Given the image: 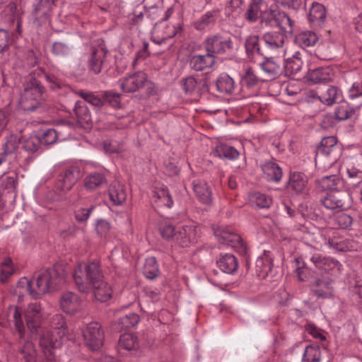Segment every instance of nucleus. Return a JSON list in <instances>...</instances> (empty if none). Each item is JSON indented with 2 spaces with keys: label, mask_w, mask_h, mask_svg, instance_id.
<instances>
[{
  "label": "nucleus",
  "mask_w": 362,
  "mask_h": 362,
  "mask_svg": "<svg viewBox=\"0 0 362 362\" xmlns=\"http://www.w3.org/2000/svg\"><path fill=\"white\" fill-rule=\"evenodd\" d=\"M42 317V309L40 303L35 302L28 304L25 310V318L28 328L31 332H37Z\"/></svg>",
  "instance_id": "obj_15"
},
{
  "label": "nucleus",
  "mask_w": 362,
  "mask_h": 362,
  "mask_svg": "<svg viewBox=\"0 0 362 362\" xmlns=\"http://www.w3.org/2000/svg\"><path fill=\"white\" fill-rule=\"evenodd\" d=\"M50 329L44 330L40 334V345L45 356L42 362H57L52 349L59 348L67 333L65 318L62 314L53 315L50 320Z\"/></svg>",
  "instance_id": "obj_2"
},
{
  "label": "nucleus",
  "mask_w": 362,
  "mask_h": 362,
  "mask_svg": "<svg viewBox=\"0 0 362 362\" xmlns=\"http://www.w3.org/2000/svg\"><path fill=\"white\" fill-rule=\"evenodd\" d=\"M214 154L217 157L228 160H235L239 156V152L234 147L226 144L217 145L214 149Z\"/></svg>",
  "instance_id": "obj_44"
},
{
  "label": "nucleus",
  "mask_w": 362,
  "mask_h": 362,
  "mask_svg": "<svg viewBox=\"0 0 362 362\" xmlns=\"http://www.w3.org/2000/svg\"><path fill=\"white\" fill-rule=\"evenodd\" d=\"M308 178L304 173L293 172L290 174L287 183L288 191L296 194L305 192L308 185Z\"/></svg>",
  "instance_id": "obj_24"
},
{
  "label": "nucleus",
  "mask_w": 362,
  "mask_h": 362,
  "mask_svg": "<svg viewBox=\"0 0 362 362\" xmlns=\"http://www.w3.org/2000/svg\"><path fill=\"white\" fill-rule=\"evenodd\" d=\"M327 244L338 252H346L351 247L349 240L341 235L338 231H334L332 236L328 238Z\"/></svg>",
  "instance_id": "obj_31"
},
{
  "label": "nucleus",
  "mask_w": 362,
  "mask_h": 362,
  "mask_svg": "<svg viewBox=\"0 0 362 362\" xmlns=\"http://www.w3.org/2000/svg\"><path fill=\"white\" fill-rule=\"evenodd\" d=\"M61 281V273L56 267H49L40 272L36 279H22L20 284H25L32 298L37 299L49 291L55 289Z\"/></svg>",
  "instance_id": "obj_4"
},
{
  "label": "nucleus",
  "mask_w": 362,
  "mask_h": 362,
  "mask_svg": "<svg viewBox=\"0 0 362 362\" xmlns=\"http://www.w3.org/2000/svg\"><path fill=\"white\" fill-rule=\"evenodd\" d=\"M217 265L223 272L232 274L238 267L237 258L231 254H225L217 261Z\"/></svg>",
  "instance_id": "obj_34"
},
{
  "label": "nucleus",
  "mask_w": 362,
  "mask_h": 362,
  "mask_svg": "<svg viewBox=\"0 0 362 362\" xmlns=\"http://www.w3.org/2000/svg\"><path fill=\"white\" fill-rule=\"evenodd\" d=\"M337 139L334 136L324 137L315 151V160H327L329 164L334 163L339 156V149L337 146Z\"/></svg>",
  "instance_id": "obj_8"
},
{
  "label": "nucleus",
  "mask_w": 362,
  "mask_h": 362,
  "mask_svg": "<svg viewBox=\"0 0 362 362\" xmlns=\"http://www.w3.org/2000/svg\"><path fill=\"white\" fill-rule=\"evenodd\" d=\"M320 186L324 190L339 191L343 187L342 179L337 175L322 177L319 180Z\"/></svg>",
  "instance_id": "obj_36"
},
{
  "label": "nucleus",
  "mask_w": 362,
  "mask_h": 362,
  "mask_svg": "<svg viewBox=\"0 0 362 362\" xmlns=\"http://www.w3.org/2000/svg\"><path fill=\"white\" fill-rule=\"evenodd\" d=\"M118 345L119 349L124 350L135 349L138 346L137 339L132 334L124 333L120 336Z\"/></svg>",
  "instance_id": "obj_55"
},
{
  "label": "nucleus",
  "mask_w": 362,
  "mask_h": 362,
  "mask_svg": "<svg viewBox=\"0 0 362 362\" xmlns=\"http://www.w3.org/2000/svg\"><path fill=\"white\" fill-rule=\"evenodd\" d=\"M81 177L82 174L78 167H67L59 173L55 187L60 192H67L77 183Z\"/></svg>",
  "instance_id": "obj_9"
},
{
  "label": "nucleus",
  "mask_w": 362,
  "mask_h": 362,
  "mask_svg": "<svg viewBox=\"0 0 362 362\" xmlns=\"http://www.w3.org/2000/svg\"><path fill=\"white\" fill-rule=\"evenodd\" d=\"M262 70L270 78L274 79L284 71V62L275 57H264L259 63Z\"/></svg>",
  "instance_id": "obj_18"
},
{
  "label": "nucleus",
  "mask_w": 362,
  "mask_h": 362,
  "mask_svg": "<svg viewBox=\"0 0 362 362\" xmlns=\"http://www.w3.org/2000/svg\"><path fill=\"white\" fill-rule=\"evenodd\" d=\"M267 7L266 0H252L245 13V18L250 23L257 22L259 19L260 20V16H262Z\"/></svg>",
  "instance_id": "obj_26"
},
{
  "label": "nucleus",
  "mask_w": 362,
  "mask_h": 362,
  "mask_svg": "<svg viewBox=\"0 0 362 362\" xmlns=\"http://www.w3.org/2000/svg\"><path fill=\"white\" fill-rule=\"evenodd\" d=\"M108 191L109 197L114 205H121L127 199L125 187L118 182L111 184Z\"/></svg>",
  "instance_id": "obj_32"
},
{
  "label": "nucleus",
  "mask_w": 362,
  "mask_h": 362,
  "mask_svg": "<svg viewBox=\"0 0 362 362\" xmlns=\"http://www.w3.org/2000/svg\"><path fill=\"white\" fill-rule=\"evenodd\" d=\"M286 34L289 33L281 30L280 31H269L263 34L262 40L267 47L272 50L283 49Z\"/></svg>",
  "instance_id": "obj_21"
},
{
  "label": "nucleus",
  "mask_w": 362,
  "mask_h": 362,
  "mask_svg": "<svg viewBox=\"0 0 362 362\" xmlns=\"http://www.w3.org/2000/svg\"><path fill=\"white\" fill-rule=\"evenodd\" d=\"M19 145V139L15 135H10L6 138L5 143L3 144L2 154L5 155V157L8 159H11L13 158L17 161H19L18 154H21V152H17L16 151L18 148Z\"/></svg>",
  "instance_id": "obj_33"
},
{
  "label": "nucleus",
  "mask_w": 362,
  "mask_h": 362,
  "mask_svg": "<svg viewBox=\"0 0 362 362\" xmlns=\"http://www.w3.org/2000/svg\"><path fill=\"white\" fill-rule=\"evenodd\" d=\"M76 93L93 106L100 107L103 105V97L100 98L93 92H85L83 90H79Z\"/></svg>",
  "instance_id": "obj_58"
},
{
  "label": "nucleus",
  "mask_w": 362,
  "mask_h": 362,
  "mask_svg": "<svg viewBox=\"0 0 362 362\" xmlns=\"http://www.w3.org/2000/svg\"><path fill=\"white\" fill-rule=\"evenodd\" d=\"M332 284L333 280L329 277L317 278L311 283L310 292L317 298H332L334 293Z\"/></svg>",
  "instance_id": "obj_13"
},
{
  "label": "nucleus",
  "mask_w": 362,
  "mask_h": 362,
  "mask_svg": "<svg viewBox=\"0 0 362 362\" xmlns=\"http://www.w3.org/2000/svg\"><path fill=\"white\" fill-rule=\"evenodd\" d=\"M143 273L146 278L150 279H153L158 275L159 268L156 257H148L146 259Z\"/></svg>",
  "instance_id": "obj_50"
},
{
  "label": "nucleus",
  "mask_w": 362,
  "mask_h": 362,
  "mask_svg": "<svg viewBox=\"0 0 362 362\" xmlns=\"http://www.w3.org/2000/svg\"><path fill=\"white\" fill-rule=\"evenodd\" d=\"M180 31L181 26L180 24L177 25H168L164 29L163 35L162 36L160 40H156L153 39V41L156 44H161L163 41L173 37Z\"/></svg>",
  "instance_id": "obj_62"
},
{
  "label": "nucleus",
  "mask_w": 362,
  "mask_h": 362,
  "mask_svg": "<svg viewBox=\"0 0 362 362\" xmlns=\"http://www.w3.org/2000/svg\"><path fill=\"white\" fill-rule=\"evenodd\" d=\"M104 279L103 272L99 261L78 263L74 272V280L80 292L89 293L93 286L98 284Z\"/></svg>",
  "instance_id": "obj_3"
},
{
  "label": "nucleus",
  "mask_w": 362,
  "mask_h": 362,
  "mask_svg": "<svg viewBox=\"0 0 362 362\" xmlns=\"http://www.w3.org/2000/svg\"><path fill=\"white\" fill-rule=\"evenodd\" d=\"M334 76L333 69L330 66L318 67L310 69L305 75L307 81L312 84L324 83L332 81Z\"/></svg>",
  "instance_id": "obj_17"
},
{
  "label": "nucleus",
  "mask_w": 362,
  "mask_h": 362,
  "mask_svg": "<svg viewBox=\"0 0 362 362\" xmlns=\"http://www.w3.org/2000/svg\"><path fill=\"white\" fill-rule=\"evenodd\" d=\"M55 0H38L35 5L34 15L36 18H47L52 10Z\"/></svg>",
  "instance_id": "obj_45"
},
{
  "label": "nucleus",
  "mask_w": 362,
  "mask_h": 362,
  "mask_svg": "<svg viewBox=\"0 0 362 362\" xmlns=\"http://www.w3.org/2000/svg\"><path fill=\"white\" fill-rule=\"evenodd\" d=\"M199 238V229L197 226L185 225L178 228L175 243L181 247H189L196 244Z\"/></svg>",
  "instance_id": "obj_12"
},
{
  "label": "nucleus",
  "mask_w": 362,
  "mask_h": 362,
  "mask_svg": "<svg viewBox=\"0 0 362 362\" xmlns=\"http://www.w3.org/2000/svg\"><path fill=\"white\" fill-rule=\"evenodd\" d=\"M305 330L315 339H317L320 341H325L327 339V332L317 327L315 325L313 324L306 325Z\"/></svg>",
  "instance_id": "obj_64"
},
{
  "label": "nucleus",
  "mask_w": 362,
  "mask_h": 362,
  "mask_svg": "<svg viewBox=\"0 0 362 362\" xmlns=\"http://www.w3.org/2000/svg\"><path fill=\"white\" fill-rule=\"evenodd\" d=\"M346 195L339 191L331 192L321 199L322 204L327 209L330 210H344L347 206L346 205Z\"/></svg>",
  "instance_id": "obj_20"
},
{
  "label": "nucleus",
  "mask_w": 362,
  "mask_h": 362,
  "mask_svg": "<svg viewBox=\"0 0 362 362\" xmlns=\"http://www.w3.org/2000/svg\"><path fill=\"white\" fill-rule=\"evenodd\" d=\"M177 230L172 223L167 221L160 223L159 226L160 235L168 241L175 242V235Z\"/></svg>",
  "instance_id": "obj_52"
},
{
  "label": "nucleus",
  "mask_w": 362,
  "mask_h": 362,
  "mask_svg": "<svg viewBox=\"0 0 362 362\" xmlns=\"http://www.w3.org/2000/svg\"><path fill=\"white\" fill-rule=\"evenodd\" d=\"M250 202L258 208H269L272 204L270 197L260 192H255L250 195Z\"/></svg>",
  "instance_id": "obj_53"
},
{
  "label": "nucleus",
  "mask_w": 362,
  "mask_h": 362,
  "mask_svg": "<svg viewBox=\"0 0 362 362\" xmlns=\"http://www.w3.org/2000/svg\"><path fill=\"white\" fill-rule=\"evenodd\" d=\"M326 18L325 6L319 3L313 2L310 8L308 19L314 26H322Z\"/></svg>",
  "instance_id": "obj_29"
},
{
  "label": "nucleus",
  "mask_w": 362,
  "mask_h": 362,
  "mask_svg": "<svg viewBox=\"0 0 362 362\" xmlns=\"http://www.w3.org/2000/svg\"><path fill=\"white\" fill-rule=\"evenodd\" d=\"M214 233L218 241L233 247H241L243 242L241 237L226 227L218 226L214 229Z\"/></svg>",
  "instance_id": "obj_16"
},
{
  "label": "nucleus",
  "mask_w": 362,
  "mask_h": 362,
  "mask_svg": "<svg viewBox=\"0 0 362 362\" xmlns=\"http://www.w3.org/2000/svg\"><path fill=\"white\" fill-rule=\"evenodd\" d=\"M217 11L215 10L208 11L200 17L194 24V28L202 31L214 24Z\"/></svg>",
  "instance_id": "obj_46"
},
{
  "label": "nucleus",
  "mask_w": 362,
  "mask_h": 362,
  "mask_svg": "<svg viewBox=\"0 0 362 362\" xmlns=\"http://www.w3.org/2000/svg\"><path fill=\"white\" fill-rule=\"evenodd\" d=\"M83 336L86 346L90 350H99L103 346L104 335L98 322H91L88 324L83 331Z\"/></svg>",
  "instance_id": "obj_11"
},
{
  "label": "nucleus",
  "mask_w": 362,
  "mask_h": 362,
  "mask_svg": "<svg viewBox=\"0 0 362 362\" xmlns=\"http://www.w3.org/2000/svg\"><path fill=\"white\" fill-rule=\"evenodd\" d=\"M9 313H12L13 320L14 322V325L16 330L20 334V337L23 338L25 327L22 318L21 311L16 306H9Z\"/></svg>",
  "instance_id": "obj_56"
},
{
  "label": "nucleus",
  "mask_w": 362,
  "mask_h": 362,
  "mask_svg": "<svg viewBox=\"0 0 362 362\" xmlns=\"http://www.w3.org/2000/svg\"><path fill=\"white\" fill-rule=\"evenodd\" d=\"M321 351L317 346L309 345L304 350L301 362H320Z\"/></svg>",
  "instance_id": "obj_51"
},
{
  "label": "nucleus",
  "mask_w": 362,
  "mask_h": 362,
  "mask_svg": "<svg viewBox=\"0 0 362 362\" xmlns=\"http://www.w3.org/2000/svg\"><path fill=\"white\" fill-rule=\"evenodd\" d=\"M244 47L246 55L250 61L256 62L257 58L263 56L259 37L257 35L247 36L245 40Z\"/></svg>",
  "instance_id": "obj_22"
},
{
  "label": "nucleus",
  "mask_w": 362,
  "mask_h": 362,
  "mask_svg": "<svg viewBox=\"0 0 362 362\" xmlns=\"http://www.w3.org/2000/svg\"><path fill=\"white\" fill-rule=\"evenodd\" d=\"M256 267L257 271H259L262 276L267 275L268 273L272 271L273 260L270 256L269 252L264 251V255L257 258Z\"/></svg>",
  "instance_id": "obj_47"
},
{
  "label": "nucleus",
  "mask_w": 362,
  "mask_h": 362,
  "mask_svg": "<svg viewBox=\"0 0 362 362\" xmlns=\"http://www.w3.org/2000/svg\"><path fill=\"white\" fill-rule=\"evenodd\" d=\"M74 110L81 125H89L92 123L90 112L83 102L77 101Z\"/></svg>",
  "instance_id": "obj_41"
},
{
  "label": "nucleus",
  "mask_w": 362,
  "mask_h": 362,
  "mask_svg": "<svg viewBox=\"0 0 362 362\" xmlns=\"http://www.w3.org/2000/svg\"><path fill=\"white\" fill-rule=\"evenodd\" d=\"M45 76L50 88H62L65 84L55 76L46 74L44 69L38 67L32 71L28 80L23 85V90L19 100L20 107L25 112H34L40 108L46 100V90L37 78Z\"/></svg>",
  "instance_id": "obj_1"
},
{
  "label": "nucleus",
  "mask_w": 362,
  "mask_h": 362,
  "mask_svg": "<svg viewBox=\"0 0 362 362\" xmlns=\"http://www.w3.org/2000/svg\"><path fill=\"white\" fill-rule=\"evenodd\" d=\"M154 202L158 206H164L171 208L173 206V200L167 187L156 188L153 192Z\"/></svg>",
  "instance_id": "obj_35"
},
{
  "label": "nucleus",
  "mask_w": 362,
  "mask_h": 362,
  "mask_svg": "<svg viewBox=\"0 0 362 362\" xmlns=\"http://www.w3.org/2000/svg\"><path fill=\"white\" fill-rule=\"evenodd\" d=\"M265 179L269 182H279L283 177L282 169L274 160H268L261 165Z\"/></svg>",
  "instance_id": "obj_25"
},
{
  "label": "nucleus",
  "mask_w": 362,
  "mask_h": 362,
  "mask_svg": "<svg viewBox=\"0 0 362 362\" xmlns=\"http://www.w3.org/2000/svg\"><path fill=\"white\" fill-rule=\"evenodd\" d=\"M193 190L197 198L202 204L209 205L212 203V192L206 181L202 180H194L192 183Z\"/></svg>",
  "instance_id": "obj_27"
},
{
  "label": "nucleus",
  "mask_w": 362,
  "mask_h": 362,
  "mask_svg": "<svg viewBox=\"0 0 362 362\" xmlns=\"http://www.w3.org/2000/svg\"><path fill=\"white\" fill-rule=\"evenodd\" d=\"M118 84L124 93H134L147 86L148 95L156 93L153 84L148 80L147 75L143 71H137L118 81Z\"/></svg>",
  "instance_id": "obj_6"
},
{
  "label": "nucleus",
  "mask_w": 362,
  "mask_h": 362,
  "mask_svg": "<svg viewBox=\"0 0 362 362\" xmlns=\"http://www.w3.org/2000/svg\"><path fill=\"white\" fill-rule=\"evenodd\" d=\"M216 90L222 94H232L236 88L233 78L226 73L221 74L215 81Z\"/></svg>",
  "instance_id": "obj_30"
},
{
  "label": "nucleus",
  "mask_w": 362,
  "mask_h": 362,
  "mask_svg": "<svg viewBox=\"0 0 362 362\" xmlns=\"http://www.w3.org/2000/svg\"><path fill=\"white\" fill-rule=\"evenodd\" d=\"M107 53L108 50L105 45L91 47L87 61L89 71L94 74H100L106 63Z\"/></svg>",
  "instance_id": "obj_10"
},
{
  "label": "nucleus",
  "mask_w": 362,
  "mask_h": 362,
  "mask_svg": "<svg viewBox=\"0 0 362 362\" xmlns=\"http://www.w3.org/2000/svg\"><path fill=\"white\" fill-rule=\"evenodd\" d=\"M260 23L271 27H279L280 30L291 34L293 30V21L282 11L268 6L260 16Z\"/></svg>",
  "instance_id": "obj_5"
},
{
  "label": "nucleus",
  "mask_w": 362,
  "mask_h": 362,
  "mask_svg": "<svg viewBox=\"0 0 362 362\" xmlns=\"http://www.w3.org/2000/svg\"><path fill=\"white\" fill-rule=\"evenodd\" d=\"M316 95L321 103L328 106L341 101L343 98L341 90L334 86H329L325 89L318 90Z\"/></svg>",
  "instance_id": "obj_19"
},
{
  "label": "nucleus",
  "mask_w": 362,
  "mask_h": 362,
  "mask_svg": "<svg viewBox=\"0 0 362 362\" xmlns=\"http://www.w3.org/2000/svg\"><path fill=\"white\" fill-rule=\"evenodd\" d=\"M303 62L300 54L296 52L291 58H289L284 62V69L290 74L296 75L302 69Z\"/></svg>",
  "instance_id": "obj_48"
},
{
  "label": "nucleus",
  "mask_w": 362,
  "mask_h": 362,
  "mask_svg": "<svg viewBox=\"0 0 362 362\" xmlns=\"http://www.w3.org/2000/svg\"><path fill=\"white\" fill-rule=\"evenodd\" d=\"M107 185V180L103 173H93L84 180V187L90 191L95 190Z\"/></svg>",
  "instance_id": "obj_38"
},
{
  "label": "nucleus",
  "mask_w": 362,
  "mask_h": 362,
  "mask_svg": "<svg viewBox=\"0 0 362 362\" xmlns=\"http://www.w3.org/2000/svg\"><path fill=\"white\" fill-rule=\"evenodd\" d=\"M354 113V110L347 103H342L336 107L334 116L337 120L341 121L351 118Z\"/></svg>",
  "instance_id": "obj_57"
},
{
  "label": "nucleus",
  "mask_w": 362,
  "mask_h": 362,
  "mask_svg": "<svg viewBox=\"0 0 362 362\" xmlns=\"http://www.w3.org/2000/svg\"><path fill=\"white\" fill-rule=\"evenodd\" d=\"M216 59V57H211L207 52L204 54H195L189 59V66L195 71H202L215 64Z\"/></svg>",
  "instance_id": "obj_28"
},
{
  "label": "nucleus",
  "mask_w": 362,
  "mask_h": 362,
  "mask_svg": "<svg viewBox=\"0 0 362 362\" xmlns=\"http://www.w3.org/2000/svg\"><path fill=\"white\" fill-rule=\"evenodd\" d=\"M73 50V46L63 41L54 42L51 46L52 54L57 58H66L69 57Z\"/></svg>",
  "instance_id": "obj_42"
},
{
  "label": "nucleus",
  "mask_w": 362,
  "mask_h": 362,
  "mask_svg": "<svg viewBox=\"0 0 362 362\" xmlns=\"http://www.w3.org/2000/svg\"><path fill=\"white\" fill-rule=\"evenodd\" d=\"M203 46L206 52L211 57L224 54L232 51L233 48L231 38L221 33L207 36L203 42Z\"/></svg>",
  "instance_id": "obj_7"
},
{
  "label": "nucleus",
  "mask_w": 362,
  "mask_h": 362,
  "mask_svg": "<svg viewBox=\"0 0 362 362\" xmlns=\"http://www.w3.org/2000/svg\"><path fill=\"white\" fill-rule=\"evenodd\" d=\"M91 291H93L95 298L100 302H106L112 297V288L104 279L93 285Z\"/></svg>",
  "instance_id": "obj_39"
},
{
  "label": "nucleus",
  "mask_w": 362,
  "mask_h": 362,
  "mask_svg": "<svg viewBox=\"0 0 362 362\" xmlns=\"http://www.w3.org/2000/svg\"><path fill=\"white\" fill-rule=\"evenodd\" d=\"M94 209L95 206L93 205H90L87 207H77L74 211L75 219L79 223H86Z\"/></svg>",
  "instance_id": "obj_60"
},
{
  "label": "nucleus",
  "mask_w": 362,
  "mask_h": 362,
  "mask_svg": "<svg viewBox=\"0 0 362 362\" xmlns=\"http://www.w3.org/2000/svg\"><path fill=\"white\" fill-rule=\"evenodd\" d=\"M95 230L100 238H107L111 234L112 226L105 219H98L95 223Z\"/></svg>",
  "instance_id": "obj_59"
},
{
  "label": "nucleus",
  "mask_w": 362,
  "mask_h": 362,
  "mask_svg": "<svg viewBox=\"0 0 362 362\" xmlns=\"http://www.w3.org/2000/svg\"><path fill=\"white\" fill-rule=\"evenodd\" d=\"M18 353L21 355L23 362H37V351L34 344L30 341H25L18 349Z\"/></svg>",
  "instance_id": "obj_37"
},
{
  "label": "nucleus",
  "mask_w": 362,
  "mask_h": 362,
  "mask_svg": "<svg viewBox=\"0 0 362 362\" xmlns=\"http://www.w3.org/2000/svg\"><path fill=\"white\" fill-rule=\"evenodd\" d=\"M103 103L107 102L112 107L118 108L120 107V94L112 91H104L102 94Z\"/></svg>",
  "instance_id": "obj_63"
},
{
  "label": "nucleus",
  "mask_w": 362,
  "mask_h": 362,
  "mask_svg": "<svg viewBox=\"0 0 362 362\" xmlns=\"http://www.w3.org/2000/svg\"><path fill=\"white\" fill-rule=\"evenodd\" d=\"M139 321V316L135 313H131L119 317L117 323L120 329H127L134 327Z\"/></svg>",
  "instance_id": "obj_54"
},
{
  "label": "nucleus",
  "mask_w": 362,
  "mask_h": 362,
  "mask_svg": "<svg viewBox=\"0 0 362 362\" xmlns=\"http://www.w3.org/2000/svg\"><path fill=\"white\" fill-rule=\"evenodd\" d=\"M317 40V35L312 31L302 32L296 37V43L303 48L314 46Z\"/></svg>",
  "instance_id": "obj_49"
},
{
  "label": "nucleus",
  "mask_w": 362,
  "mask_h": 362,
  "mask_svg": "<svg viewBox=\"0 0 362 362\" xmlns=\"http://www.w3.org/2000/svg\"><path fill=\"white\" fill-rule=\"evenodd\" d=\"M81 299L76 293L66 292L60 298V306L62 310L68 314L74 315L81 309Z\"/></svg>",
  "instance_id": "obj_23"
},
{
  "label": "nucleus",
  "mask_w": 362,
  "mask_h": 362,
  "mask_svg": "<svg viewBox=\"0 0 362 362\" xmlns=\"http://www.w3.org/2000/svg\"><path fill=\"white\" fill-rule=\"evenodd\" d=\"M40 144L39 137L32 136L23 141L22 148L29 153H33L38 150Z\"/></svg>",
  "instance_id": "obj_61"
},
{
  "label": "nucleus",
  "mask_w": 362,
  "mask_h": 362,
  "mask_svg": "<svg viewBox=\"0 0 362 362\" xmlns=\"http://www.w3.org/2000/svg\"><path fill=\"white\" fill-rule=\"evenodd\" d=\"M200 83H202V88L199 90L197 87L198 83L194 77L189 76L182 80L183 89L185 93L189 95L194 93H199L202 90H207V81L204 79L200 81Z\"/></svg>",
  "instance_id": "obj_43"
},
{
  "label": "nucleus",
  "mask_w": 362,
  "mask_h": 362,
  "mask_svg": "<svg viewBox=\"0 0 362 362\" xmlns=\"http://www.w3.org/2000/svg\"><path fill=\"white\" fill-rule=\"evenodd\" d=\"M262 80L255 71L250 66H247L240 75V82L247 88H252L260 83Z\"/></svg>",
  "instance_id": "obj_40"
},
{
  "label": "nucleus",
  "mask_w": 362,
  "mask_h": 362,
  "mask_svg": "<svg viewBox=\"0 0 362 362\" xmlns=\"http://www.w3.org/2000/svg\"><path fill=\"white\" fill-rule=\"evenodd\" d=\"M310 261L315 268L322 273L333 274L336 270L340 272L342 267L338 260L321 254L313 255Z\"/></svg>",
  "instance_id": "obj_14"
}]
</instances>
